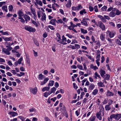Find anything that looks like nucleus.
Returning <instances> with one entry per match:
<instances>
[{
  "instance_id": "1",
  "label": "nucleus",
  "mask_w": 121,
  "mask_h": 121,
  "mask_svg": "<svg viewBox=\"0 0 121 121\" xmlns=\"http://www.w3.org/2000/svg\"><path fill=\"white\" fill-rule=\"evenodd\" d=\"M12 49L11 47H9L7 48L6 49L5 48H3L2 49V52L7 55H9L10 54V52L9 51H10Z\"/></svg>"
},
{
  "instance_id": "2",
  "label": "nucleus",
  "mask_w": 121,
  "mask_h": 121,
  "mask_svg": "<svg viewBox=\"0 0 121 121\" xmlns=\"http://www.w3.org/2000/svg\"><path fill=\"white\" fill-rule=\"evenodd\" d=\"M25 30L30 32H35V29L30 26H26L25 27Z\"/></svg>"
},
{
  "instance_id": "3",
  "label": "nucleus",
  "mask_w": 121,
  "mask_h": 121,
  "mask_svg": "<svg viewBox=\"0 0 121 121\" xmlns=\"http://www.w3.org/2000/svg\"><path fill=\"white\" fill-rule=\"evenodd\" d=\"M115 10H116V8H114L112 10V11L110 12L109 15L110 17H115L116 15L115 12Z\"/></svg>"
},
{
  "instance_id": "4",
  "label": "nucleus",
  "mask_w": 121,
  "mask_h": 121,
  "mask_svg": "<svg viewBox=\"0 0 121 121\" xmlns=\"http://www.w3.org/2000/svg\"><path fill=\"white\" fill-rule=\"evenodd\" d=\"M37 89L36 87H35L34 88H31L30 89V91L33 94L35 95L37 91Z\"/></svg>"
},
{
  "instance_id": "5",
  "label": "nucleus",
  "mask_w": 121,
  "mask_h": 121,
  "mask_svg": "<svg viewBox=\"0 0 121 121\" xmlns=\"http://www.w3.org/2000/svg\"><path fill=\"white\" fill-rule=\"evenodd\" d=\"M99 23V27L103 30H104L105 29V26L101 22H100Z\"/></svg>"
},
{
  "instance_id": "6",
  "label": "nucleus",
  "mask_w": 121,
  "mask_h": 121,
  "mask_svg": "<svg viewBox=\"0 0 121 121\" xmlns=\"http://www.w3.org/2000/svg\"><path fill=\"white\" fill-rule=\"evenodd\" d=\"M114 95V93L109 90H108L106 93V95L107 96H113Z\"/></svg>"
},
{
  "instance_id": "7",
  "label": "nucleus",
  "mask_w": 121,
  "mask_h": 121,
  "mask_svg": "<svg viewBox=\"0 0 121 121\" xmlns=\"http://www.w3.org/2000/svg\"><path fill=\"white\" fill-rule=\"evenodd\" d=\"M49 78H47L44 80L43 81L41 82L40 85H42L45 84L48 80Z\"/></svg>"
},
{
  "instance_id": "8",
  "label": "nucleus",
  "mask_w": 121,
  "mask_h": 121,
  "mask_svg": "<svg viewBox=\"0 0 121 121\" xmlns=\"http://www.w3.org/2000/svg\"><path fill=\"white\" fill-rule=\"evenodd\" d=\"M62 110L63 111V112H62V114L64 116H65L66 117H68V115L66 110H65V108L64 107Z\"/></svg>"
},
{
  "instance_id": "9",
  "label": "nucleus",
  "mask_w": 121,
  "mask_h": 121,
  "mask_svg": "<svg viewBox=\"0 0 121 121\" xmlns=\"http://www.w3.org/2000/svg\"><path fill=\"white\" fill-rule=\"evenodd\" d=\"M99 73L101 76L103 77L105 73V72L104 70H102L101 69L100 70Z\"/></svg>"
},
{
  "instance_id": "10",
  "label": "nucleus",
  "mask_w": 121,
  "mask_h": 121,
  "mask_svg": "<svg viewBox=\"0 0 121 121\" xmlns=\"http://www.w3.org/2000/svg\"><path fill=\"white\" fill-rule=\"evenodd\" d=\"M70 24H71V26L73 27H76L77 26H78L79 27H80V25H81V24L80 23H78V24H76V25H74L73 24V23L72 22H70Z\"/></svg>"
},
{
  "instance_id": "11",
  "label": "nucleus",
  "mask_w": 121,
  "mask_h": 121,
  "mask_svg": "<svg viewBox=\"0 0 121 121\" xmlns=\"http://www.w3.org/2000/svg\"><path fill=\"white\" fill-rule=\"evenodd\" d=\"M9 114L12 117H14L17 115V113L14 112H10Z\"/></svg>"
},
{
  "instance_id": "12",
  "label": "nucleus",
  "mask_w": 121,
  "mask_h": 121,
  "mask_svg": "<svg viewBox=\"0 0 121 121\" xmlns=\"http://www.w3.org/2000/svg\"><path fill=\"white\" fill-rule=\"evenodd\" d=\"M23 17L25 19V21L26 22V23H27L28 20H30V17L29 16L27 15H24Z\"/></svg>"
},
{
  "instance_id": "13",
  "label": "nucleus",
  "mask_w": 121,
  "mask_h": 121,
  "mask_svg": "<svg viewBox=\"0 0 121 121\" xmlns=\"http://www.w3.org/2000/svg\"><path fill=\"white\" fill-rule=\"evenodd\" d=\"M99 17L101 19L102 21L103 22H106V21L105 20V17L100 15H99Z\"/></svg>"
},
{
  "instance_id": "14",
  "label": "nucleus",
  "mask_w": 121,
  "mask_h": 121,
  "mask_svg": "<svg viewBox=\"0 0 121 121\" xmlns=\"http://www.w3.org/2000/svg\"><path fill=\"white\" fill-rule=\"evenodd\" d=\"M56 21V20L55 19H52L50 21V22L51 24L56 26V24H55V22Z\"/></svg>"
},
{
  "instance_id": "15",
  "label": "nucleus",
  "mask_w": 121,
  "mask_h": 121,
  "mask_svg": "<svg viewBox=\"0 0 121 121\" xmlns=\"http://www.w3.org/2000/svg\"><path fill=\"white\" fill-rule=\"evenodd\" d=\"M71 1L70 0H69L68 2L66 5V6L68 8H70L71 4Z\"/></svg>"
},
{
  "instance_id": "16",
  "label": "nucleus",
  "mask_w": 121,
  "mask_h": 121,
  "mask_svg": "<svg viewBox=\"0 0 121 121\" xmlns=\"http://www.w3.org/2000/svg\"><path fill=\"white\" fill-rule=\"evenodd\" d=\"M110 77V76L109 74H105L104 77H103V78H105L106 80H108L109 79Z\"/></svg>"
},
{
  "instance_id": "17",
  "label": "nucleus",
  "mask_w": 121,
  "mask_h": 121,
  "mask_svg": "<svg viewBox=\"0 0 121 121\" xmlns=\"http://www.w3.org/2000/svg\"><path fill=\"white\" fill-rule=\"evenodd\" d=\"M110 118L111 119H112V118H114L116 120V114L111 115L110 116Z\"/></svg>"
},
{
  "instance_id": "18",
  "label": "nucleus",
  "mask_w": 121,
  "mask_h": 121,
  "mask_svg": "<svg viewBox=\"0 0 121 121\" xmlns=\"http://www.w3.org/2000/svg\"><path fill=\"white\" fill-rule=\"evenodd\" d=\"M43 15L42 16L41 18V20L43 21V20H46V15L45 13H43Z\"/></svg>"
},
{
  "instance_id": "19",
  "label": "nucleus",
  "mask_w": 121,
  "mask_h": 121,
  "mask_svg": "<svg viewBox=\"0 0 121 121\" xmlns=\"http://www.w3.org/2000/svg\"><path fill=\"white\" fill-rule=\"evenodd\" d=\"M50 87H45L43 88L42 91H48L50 89Z\"/></svg>"
},
{
  "instance_id": "20",
  "label": "nucleus",
  "mask_w": 121,
  "mask_h": 121,
  "mask_svg": "<svg viewBox=\"0 0 121 121\" xmlns=\"http://www.w3.org/2000/svg\"><path fill=\"white\" fill-rule=\"evenodd\" d=\"M121 118V114H116V120H118Z\"/></svg>"
},
{
  "instance_id": "21",
  "label": "nucleus",
  "mask_w": 121,
  "mask_h": 121,
  "mask_svg": "<svg viewBox=\"0 0 121 121\" xmlns=\"http://www.w3.org/2000/svg\"><path fill=\"white\" fill-rule=\"evenodd\" d=\"M90 68L91 69H93L95 70H96V69H98V68L96 66H94L93 64H91L90 66Z\"/></svg>"
},
{
  "instance_id": "22",
  "label": "nucleus",
  "mask_w": 121,
  "mask_h": 121,
  "mask_svg": "<svg viewBox=\"0 0 121 121\" xmlns=\"http://www.w3.org/2000/svg\"><path fill=\"white\" fill-rule=\"evenodd\" d=\"M109 105H107L105 106V108L106 110L107 111H109L110 110L111 108V107Z\"/></svg>"
},
{
  "instance_id": "23",
  "label": "nucleus",
  "mask_w": 121,
  "mask_h": 121,
  "mask_svg": "<svg viewBox=\"0 0 121 121\" xmlns=\"http://www.w3.org/2000/svg\"><path fill=\"white\" fill-rule=\"evenodd\" d=\"M54 82L53 81L51 80L50 81L48 85V86L49 87L50 86H53V85Z\"/></svg>"
},
{
  "instance_id": "24",
  "label": "nucleus",
  "mask_w": 121,
  "mask_h": 121,
  "mask_svg": "<svg viewBox=\"0 0 121 121\" xmlns=\"http://www.w3.org/2000/svg\"><path fill=\"white\" fill-rule=\"evenodd\" d=\"M96 117L95 116H92L89 119L90 121H95Z\"/></svg>"
},
{
  "instance_id": "25",
  "label": "nucleus",
  "mask_w": 121,
  "mask_h": 121,
  "mask_svg": "<svg viewBox=\"0 0 121 121\" xmlns=\"http://www.w3.org/2000/svg\"><path fill=\"white\" fill-rule=\"evenodd\" d=\"M2 9L3 10H4L6 12L8 11L7 6L6 5L3 6L2 7Z\"/></svg>"
},
{
  "instance_id": "26",
  "label": "nucleus",
  "mask_w": 121,
  "mask_h": 121,
  "mask_svg": "<svg viewBox=\"0 0 121 121\" xmlns=\"http://www.w3.org/2000/svg\"><path fill=\"white\" fill-rule=\"evenodd\" d=\"M80 30L82 33L84 34H85L87 33V31L86 30H85L82 28H81Z\"/></svg>"
},
{
  "instance_id": "27",
  "label": "nucleus",
  "mask_w": 121,
  "mask_h": 121,
  "mask_svg": "<svg viewBox=\"0 0 121 121\" xmlns=\"http://www.w3.org/2000/svg\"><path fill=\"white\" fill-rule=\"evenodd\" d=\"M5 44L6 47L9 48V47H11L10 46V43H8L7 42H6L5 43Z\"/></svg>"
},
{
  "instance_id": "28",
  "label": "nucleus",
  "mask_w": 121,
  "mask_h": 121,
  "mask_svg": "<svg viewBox=\"0 0 121 121\" xmlns=\"http://www.w3.org/2000/svg\"><path fill=\"white\" fill-rule=\"evenodd\" d=\"M115 14L117 15H119L121 13V12L119 11V10L116 9V10H115Z\"/></svg>"
},
{
  "instance_id": "29",
  "label": "nucleus",
  "mask_w": 121,
  "mask_h": 121,
  "mask_svg": "<svg viewBox=\"0 0 121 121\" xmlns=\"http://www.w3.org/2000/svg\"><path fill=\"white\" fill-rule=\"evenodd\" d=\"M18 13L19 17H22L23 16V12L21 10L19 11Z\"/></svg>"
},
{
  "instance_id": "30",
  "label": "nucleus",
  "mask_w": 121,
  "mask_h": 121,
  "mask_svg": "<svg viewBox=\"0 0 121 121\" xmlns=\"http://www.w3.org/2000/svg\"><path fill=\"white\" fill-rule=\"evenodd\" d=\"M84 13L85 14H86V12L85 11V9H84L83 10L80 11V13L81 15H83Z\"/></svg>"
},
{
  "instance_id": "31",
  "label": "nucleus",
  "mask_w": 121,
  "mask_h": 121,
  "mask_svg": "<svg viewBox=\"0 0 121 121\" xmlns=\"http://www.w3.org/2000/svg\"><path fill=\"white\" fill-rule=\"evenodd\" d=\"M43 78V75L42 73L40 74L39 76V78L40 80H42Z\"/></svg>"
},
{
  "instance_id": "32",
  "label": "nucleus",
  "mask_w": 121,
  "mask_h": 121,
  "mask_svg": "<svg viewBox=\"0 0 121 121\" xmlns=\"http://www.w3.org/2000/svg\"><path fill=\"white\" fill-rule=\"evenodd\" d=\"M81 23L82 25H84L86 26H87L88 25L87 22H83L82 21L81 22Z\"/></svg>"
},
{
  "instance_id": "33",
  "label": "nucleus",
  "mask_w": 121,
  "mask_h": 121,
  "mask_svg": "<svg viewBox=\"0 0 121 121\" xmlns=\"http://www.w3.org/2000/svg\"><path fill=\"white\" fill-rule=\"evenodd\" d=\"M3 38L4 39V40L5 41H9L11 39V38L10 37L9 38H4L3 37Z\"/></svg>"
},
{
  "instance_id": "34",
  "label": "nucleus",
  "mask_w": 121,
  "mask_h": 121,
  "mask_svg": "<svg viewBox=\"0 0 121 121\" xmlns=\"http://www.w3.org/2000/svg\"><path fill=\"white\" fill-rule=\"evenodd\" d=\"M95 87L92 84H91L90 86H89V88L91 90H92Z\"/></svg>"
},
{
  "instance_id": "35",
  "label": "nucleus",
  "mask_w": 121,
  "mask_h": 121,
  "mask_svg": "<svg viewBox=\"0 0 121 121\" xmlns=\"http://www.w3.org/2000/svg\"><path fill=\"white\" fill-rule=\"evenodd\" d=\"M9 11H12L13 9V7L12 5H11L9 6Z\"/></svg>"
},
{
  "instance_id": "36",
  "label": "nucleus",
  "mask_w": 121,
  "mask_h": 121,
  "mask_svg": "<svg viewBox=\"0 0 121 121\" xmlns=\"http://www.w3.org/2000/svg\"><path fill=\"white\" fill-rule=\"evenodd\" d=\"M107 7L105 6H104L102 7L101 9V10L104 11H105L106 10Z\"/></svg>"
},
{
  "instance_id": "37",
  "label": "nucleus",
  "mask_w": 121,
  "mask_h": 121,
  "mask_svg": "<svg viewBox=\"0 0 121 121\" xmlns=\"http://www.w3.org/2000/svg\"><path fill=\"white\" fill-rule=\"evenodd\" d=\"M114 34L112 32H111L109 33V37L110 38H112L114 37Z\"/></svg>"
},
{
  "instance_id": "38",
  "label": "nucleus",
  "mask_w": 121,
  "mask_h": 121,
  "mask_svg": "<svg viewBox=\"0 0 121 121\" xmlns=\"http://www.w3.org/2000/svg\"><path fill=\"white\" fill-rule=\"evenodd\" d=\"M100 39L103 41L105 39V37L104 35L102 34H101L100 36Z\"/></svg>"
},
{
  "instance_id": "39",
  "label": "nucleus",
  "mask_w": 121,
  "mask_h": 121,
  "mask_svg": "<svg viewBox=\"0 0 121 121\" xmlns=\"http://www.w3.org/2000/svg\"><path fill=\"white\" fill-rule=\"evenodd\" d=\"M98 92V90H97L96 89H95L94 91H93V94L94 95H96L97 93Z\"/></svg>"
},
{
  "instance_id": "40",
  "label": "nucleus",
  "mask_w": 121,
  "mask_h": 121,
  "mask_svg": "<svg viewBox=\"0 0 121 121\" xmlns=\"http://www.w3.org/2000/svg\"><path fill=\"white\" fill-rule=\"evenodd\" d=\"M89 20V19L88 18H83L82 21L83 22H87V21Z\"/></svg>"
},
{
  "instance_id": "41",
  "label": "nucleus",
  "mask_w": 121,
  "mask_h": 121,
  "mask_svg": "<svg viewBox=\"0 0 121 121\" xmlns=\"http://www.w3.org/2000/svg\"><path fill=\"white\" fill-rule=\"evenodd\" d=\"M56 88L54 87H53V88H52L51 89V93H53L54 92V91L56 90Z\"/></svg>"
},
{
  "instance_id": "42",
  "label": "nucleus",
  "mask_w": 121,
  "mask_h": 121,
  "mask_svg": "<svg viewBox=\"0 0 121 121\" xmlns=\"http://www.w3.org/2000/svg\"><path fill=\"white\" fill-rule=\"evenodd\" d=\"M34 42L35 44L38 46H39V44L37 41L35 40H34Z\"/></svg>"
},
{
  "instance_id": "43",
  "label": "nucleus",
  "mask_w": 121,
  "mask_h": 121,
  "mask_svg": "<svg viewBox=\"0 0 121 121\" xmlns=\"http://www.w3.org/2000/svg\"><path fill=\"white\" fill-rule=\"evenodd\" d=\"M22 57L20 59H19L18 60L17 62L19 64H20L22 62Z\"/></svg>"
},
{
  "instance_id": "44",
  "label": "nucleus",
  "mask_w": 121,
  "mask_h": 121,
  "mask_svg": "<svg viewBox=\"0 0 121 121\" xmlns=\"http://www.w3.org/2000/svg\"><path fill=\"white\" fill-rule=\"evenodd\" d=\"M76 10H78L80 8H82V6L81 5H79L78 6L76 7Z\"/></svg>"
},
{
  "instance_id": "45",
  "label": "nucleus",
  "mask_w": 121,
  "mask_h": 121,
  "mask_svg": "<svg viewBox=\"0 0 121 121\" xmlns=\"http://www.w3.org/2000/svg\"><path fill=\"white\" fill-rule=\"evenodd\" d=\"M116 43L119 45H121V42L119 39H117V40Z\"/></svg>"
},
{
  "instance_id": "46",
  "label": "nucleus",
  "mask_w": 121,
  "mask_h": 121,
  "mask_svg": "<svg viewBox=\"0 0 121 121\" xmlns=\"http://www.w3.org/2000/svg\"><path fill=\"white\" fill-rule=\"evenodd\" d=\"M77 67L78 68H79V69L82 70V69L83 67L81 65H78Z\"/></svg>"
},
{
  "instance_id": "47",
  "label": "nucleus",
  "mask_w": 121,
  "mask_h": 121,
  "mask_svg": "<svg viewBox=\"0 0 121 121\" xmlns=\"http://www.w3.org/2000/svg\"><path fill=\"white\" fill-rule=\"evenodd\" d=\"M98 6H95L94 8L95 9V11L96 12H98V10L97 9Z\"/></svg>"
},
{
  "instance_id": "48",
  "label": "nucleus",
  "mask_w": 121,
  "mask_h": 121,
  "mask_svg": "<svg viewBox=\"0 0 121 121\" xmlns=\"http://www.w3.org/2000/svg\"><path fill=\"white\" fill-rule=\"evenodd\" d=\"M32 23L35 25L37 27L38 26V25L37 24V23L35 22L33 20H32Z\"/></svg>"
},
{
  "instance_id": "49",
  "label": "nucleus",
  "mask_w": 121,
  "mask_h": 121,
  "mask_svg": "<svg viewBox=\"0 0 121 121\" xmlns=\"http://www.w3.org/2000/svg\"><path fill=\"white\" fill-rule=\"evenodd\" d=\"M95 79L97 78V77H98V74L97 73V72H96L95 74Z\"/></svg>"
},
{
  "instance_id": "50",
  "label": "nucleus",
  "mask_w": 121,
  "mask_h": 121,
  "mask_svg": "<svg viewBox=\"0 0 121 121\" xmlns=\"http://www.w3.org/2000/svg\"><path fill=\"white\" fill-rule=\"evenodd\" d=\"M48 27L52 30H55V28L52 26H48Z\"/></svg>"
},
{
  "instance_id": "51",
  "label": "nucleus",
  "mask_w": 121,
  "mask_h": 121,
  "mask_svg": "<svg viewBox=\"0 0 121 121\" xmlns=\"http://www.w3.org/2000/svg\"><path fill=\"white\" fill-rule=\"evenodd\" d=\"M104 85L103 84V82H101L99 83V86L100 87H103Z\"/></svg>"
},
{
  "instance_id": "52",
  "label": "nucleus",
  "mask_w": 121,
  "mask_h": 121,
  "mask_svg": "<svg viewBox=\"0 0 121 121\" xmlns=\"http://www.w3.org/2000/svg\"><path fill=\"white\" fill-rule=\"evenodd\" d=\"M114 8H113L112 7H111L108 9L107 10V11H108L109 12L111 11L112 10H112L114 9Z\"/></svg>"
},
{
  "instance_id": "53",
  "label": "nucleus",
  "mask_w": 121,
  "mask_h": 121,
  "mask_svg": "<svg viewBox=\"0 0 121 121\" xmlns=\"http://www.w3.org/2000/svg\"><path fill=\"white\" fill-rule=\"evenodd\" d=\"M56 35L57 37L58 38V39H60L61 36L59 33H56Z\"/></svg>"
},
{
  "instance_id": "54",
  "label": "nucleus",
  "mask_w": 121,
  "mask_h": 121,
  "mask_svg": "<svg viewBox=\"0 0 121 121\" xmlns=\"http://www.w3.org/2000/svg\"><path fill=\"white\" fill-rule=\"evenodd\" d=\"M85 95L84 92H82L81 93V95H80V98L82 99L83 97V96Z\"/></svg>"
},
{
  "instance_id": "55",
  "label": "nucleus",
  "mask_w": 121,
  "mask_h": 121,
  "mask_svg": "<svg viewBox=\"0 0 121 121\" xmlns=\"http://www.w3.org/2000/svg\"><path fill=\"white\" fill-rule=\"evenodd\" d=\"M33 51L34 52V55L35 56H37V53L36 52H35L34 50H33Z\"/></svg>"
},
{
  "instance_id": "56",
  "label": "nucleus",
  "mask_w": 121,
  "mask_h": 121,
  "mask_svg": "<svg viewBox=\"0 0 121 121\" xmlns=\"http://www.w3.org/2000/svg\"><path fill=\"white\" fill-rule=\"evenodd\" d=\"M0 62H4L5 60L2 58H0Z\"/></svg>"
},
{
  "instance_id": "57",
  "label": "nucleus",
  "mask_w": 121,
  "mask_h": 121,
  "mask_svg": "<svg viewBox=\"0 0 121 121\" xmlns=\"http://www.w3.org/2000/svg\"><path fill=\"white\" fill-rule=\"evenodd\" d=\"M89 10L90 11H92L94 10L93 8L91 6H89Z\"/></svg>"
},
{
  "instance_id": "58",
  "label": "nucleus",
  "mask_w": 121,
  "mask_h": 121,
  "mask_svg": "<svg viewBox=\"0 0 121 121\" xmlns=\"http://www.w3.org/2000/svg\"><path fill=\"white\" fill-rule=\"evenodd\" d=\"M35 109L33 108L30 109H29V111L30 112H32L33 111H35Z\"/></svg>"
},
{
  "instance_id": "59",
  "label": "nucleus",
  "mask_w": 121,
  "mask_h": 121,
  "mask_svg": "<svg viewBox=\"0 0 121 121\" xmlns=\"http://www.w3.org/2000/svg\"><path fill=\"white\" fill-rule=\"evenodd\" d=\"M83 65L84 66V68L85 70H86L87 69V68L86 67V64L85 63H84L83 64Z\"/></svg>"
},
{
  "instance_id": "60",
  "label": "nucleus",
  "mask_w": 121,
  "mask_h": 121,
  "mask_svg": "<svg viewBox=\"0 0 121 121\" xmlns=\"http://www.w3.org/2000/svg\"><path fill=\"white\" fill-rule=\"evenodd\" d=\"M73 85L74 88L75 89H76L78 88V87L77 86H76V84L75 83H73Z\"/></svg>"
},
{
  "instance_id": "61",
  "label": "nucleus",
  "mask_w": 121,
  "mask_h": 121,
  "mask_svg": "<svg viewBox=\"0 0 121 121\" xmlns=\"http://www.w3.org/2000/svg\"><path fill=\"white\" fill-rule=\"evenodd\" d=\"M38 4L40 5L41 6H42V3L41 1H39Z\"/></svg>"
},
{
  "instance_id": "62",
  "label": "nucleus",
  "mask_w": 121,
  "mask_h": 121,
  "mask_svg": "<svg viewBox=\"0 0 121 121\" xmlns=\"http://www.w3.org/2000/svg\"><path fill=\"white\" fill-rule=\"evenodd\" d=\"M104 57L103 56H102L101 57V63H103L104 61Z\"/></svg>"
},
{
  "instance_id": "63",
  "label": "nucleus",
  "mask_w": 121,
  "mask_h": 121,
  "mask_svg": "<svg viewBox=\"0 0 121 121\" xmlns=\"http://www.w3.org/2000/svg\"><path fill=\"white\" fill-rule=\"evenodd\" d=\"M43 36L44 38H45L47 36V34L46 32H45L44 34H43Z\"/></svg>"
},
{
  "instance_id": "64",
  "label": "nucleus",
  "mask_w": 121,
  "mask_h": 121,
  "mask_svg": "<svg viewBox=\"0 0 121 121\" xmlns=\"http://www.w3.org/2000/svg\"><path fill=\"white\" fill-rule=\"evenodd\" d=\"M75 47L77 48H80V46L78 44H75Z\"/></svg>"
}]
</instances>
